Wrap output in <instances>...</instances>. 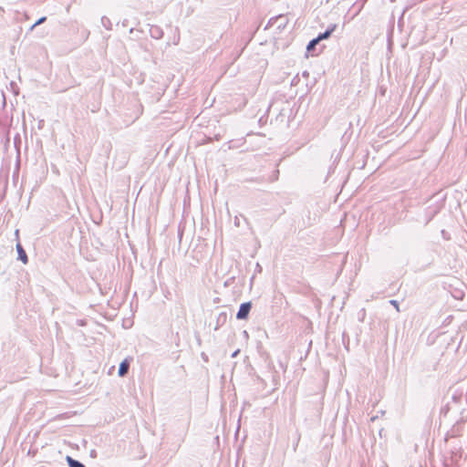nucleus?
<instances>
[{
    "instance_id": "7",
    "label": "nucleus",
    "mask_w": 467,
    "mask_h": 467,
    "mask_svg": "<svg viewBox=\"0 0 467 467\" xmlns=\"http://www.w3.org/2000/svg\"><path fill=\"white\" fill-rule=\"evenodd\" d=\"M66 460L68 467H86L81 462L75 460L70 456H67Z\"/></svg>"
},
{
    "instance_id": "3",
    "label": "nucleus",
    "mask_w": 467,
    "mask_h": 467,
    "mask_svg": "<svg viewBox=\"0 0 467 467\" xmlns=\"http://www.w3.org/2000/svg\"><path fill=\"white\" fill-rule=\"evenodd\" d=\"M337 26V24H330L327 26V28L325 30V32L319 33L317 36L319 43L323 40L329 38L331 36V35L333 34V32L336 30Z\"/></svg>"
},
{
    "instance_id": "8",
    "label": "nucleus",
    "mask_w": 467,
    "mask_h": 467,
    "mask_svg": "<svg viewBox=\"0 0 467 467\" xmlns=\"http://www.w3.org/2000/svg\"><path fill=\"white\" fill-rule=\"evenodd\" d=\"M318 44H319V41L317 40V37L313 38L312 40H310V41L308 42V44H307V46H306V51H307L308 53L313 54V52H314V51H315V49H316L317 45H318Z\"/></svg>"
},
{
    "instance_id": "1",
    "label": "nucleus",
    "mask_w": 467,
    "mask_h": 467,
    "mask_svg": "<svg viewBox=\"0 0 467 467\" xmlns=\"http://www.w3.org/2000/svg\"><path fill=\"white\" fill-rule=\"evenodd\" d=\"M288 22V19L284 15H279L269 19L265 29L276 25L277 29H284Z\"/></svg>"
},
{
    "instance_id": "13",
    "label": "nucleus",
    "mask_w": 467,
    "mask_h": 467,
    "mask_svg": "<svg viewBox=\"0 0 467 467\" xmlns=\"http://www.w3.org/2000/svg\"><path fill=\"white\" fill-rule=\"evenodd\" d=\"M240 350L237 349L232 354V358H235L239 354Z\"/></svg>"
},
{
    "instance_id": "6",
    "label": "nucleus",
    "mask_w": 467,
    "mask_h": 467,
    "mask_svg": "<svg viewBox=\"0 0 467 467\" xmlns=\"http://www.w3.org/2000/svg\"><path fill=\"white\" fill-rule=\"evenodd\" d=\"M130 369V362L128 359H124L119 366L118 374L119 377H124L128 374Z\"/></svg>"
},
{
    "instance_id": "2",
    "label": "nucleus",
    "mask_w": 467,
    "mask_h": 467,
    "mask_svg": "<svg viewBox=\"0 0 467 467\" xmlns=\"http://www.w3.org/2000/svg\"><path fill=\"white\" fill-rule=\"evenodd\" d=\"M252 309V303L251 302H244L240 305L239 310L236 314V318L238 320H244L247 319L249 313Z\"/></svg>"
},
{
    "instance_id": "4",
    "label": "nucleus",
    "mask_w": 467,
    "mask_h": 467,
    "mask_svg": "<svg viewBox=\"0 0 467 467\" xmlns=\"http://www.w3.org/2000/svg\"><path fill=\"white\" fill-rule=\"evenodd\" d=\"M150 35L154 39H161L163 36V30L159 26H151L150 28Z\"/></svg>"
},
{
    "instance_id": "5",
    "label": "nucleus",
    "mask_w": 467,
    "mask_h": 467,
    "mask_svg": "<svg viewBox=\"0 0 467 467\" xmlns=\"http://www.w3.org/2000/svg\"><path fill=\"white\" fill-rule=\"evenodd\" d=\"M16 251H17V254H18V260H20L23 264H27V262H28L27 254L20 243L16 244Z\"/></svg>"
},
{
    "instance_id": "15",
    "label": "nucleus",
    "mask_w": 467,
    "mask_h": 467,
    "mask_svg": "<svg viewBox=\"0 0 467 467\" xmlns=\"http://www.w3.org/2000/svg\"><path fill=\"white\" fill-rule=\"evenodd\" d=\"M134 29L130 28V33H133Z\"/></svg>"
},
{
    "instance_id": "16",
    "label": "nucleus",
    "mask_w": 467,
    "mask_h": 467,
    "mask_svg": "<svg viewBox=\"0 0 467 467\" xmlns=\"http://www.w3.org/2000/svg\"><path fill=\"white\" fill-rule=\"evenodd\" d=\"M396 0H390V2H395Z\"/></svg>"
},
{
    "instance_id": "10",
    "label": "nucleus",
    "mask_w": 467,
    "mask_h": 467,
    "mask_svg": "<svg viewBox=\"0 0 467 467\" xmlns=\"http://www.w3.org/2000/svg\"><path fill=\"white\" fill-rule=\"evenodd\" d=\"M101 23H102L103 26H105L107 29H109L110 20L108 17L103 16L101 18Z\"/></svg>"
},
{
    "instance_id": "11",
    "label": "nucleus",
    "mask_w": 467,
    "mask_h": 467,
    "mask_svg": "<svg viewBox=\"0 0 467 467\" xmlns=\"http://www.w3.org/2000/svg\"><path fill=\"white\" fill-rule=\"evenodd\" d=\"M389 303L396 307V309L398 311H400V308H399V302L397 300H390Z\"/></svg>"
},
{
    "instance_id": "9",
    "label": "nucleus",
    "mask_w": 467,
    "mask_h": 467,
    "mask_svg": "<svg viewBox=\"0 0 467 467\" xmlns=\"http://www.w3.org/2000/svg\"><path fill=\"white\" fill-rule=\"evenodd\" d=\"M47 20V17L46 16H42L40 17L31 27H30V30H33L36 26L43 24L44 22H46Z\"/></svg>"
},
{
    "instance_id": "14",
    "label": "nucleus",
    "mask_w": 467,
    "mask_h": 467,
    "mask_svg": "<svg viewBox=\"0 0 467 467\" xmlns=\"http://www.w3.org/2000/svg\"><path fill=\"white\" fill-rule=\"evenodd\" d=\"M370 420L371 421H374L376 420V417H372Z\"/></svg>"
},
{
    "instance_id": "12",
    "label": "nucleus",
    "mask_w": 467,
    "mask_h": 467,
    "mask_svg": "<svg viewBox=\"0 0 467 467\" xmlns=\"http://www.w3.org/2000/svg\"><path fill=\"white\" fill-rule=\"evenodd\" d=\"M278 174H279V171H278V170H275V171H274V175H273V179H272V180H273V181L277 180V179H278Z\"/></svg>"
}]
</instances>
